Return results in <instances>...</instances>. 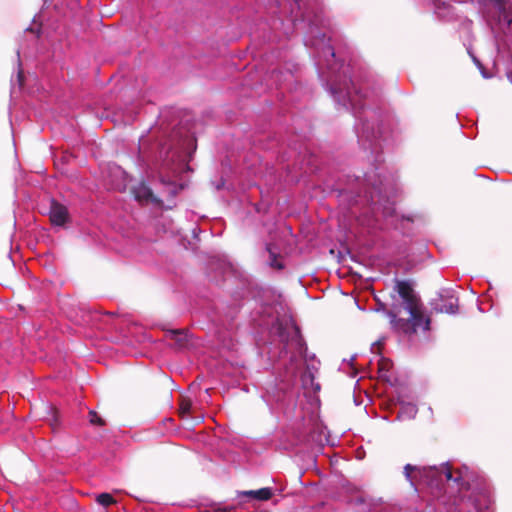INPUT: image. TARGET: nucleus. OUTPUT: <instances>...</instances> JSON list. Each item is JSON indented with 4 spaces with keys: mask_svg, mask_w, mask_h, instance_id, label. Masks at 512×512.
<instances>
[{
    "mask_svg": "<svg viewBox=\"0 0 512 512\" xmlns=\"http://www.w3.org/2000/svg\"><path fill=\"white\" fill-rule=\"evenodd\" d=\"M406 310L410 314L408 319L398 317V312L395 310L387 312V315L390 318V324L395 331L403 332L405 334H413L416 333L418 328H423V330L430 329V318L424 317L421 310V303Z\"/></svg>",
    "mask_w": 512,
    "mask_h": 512,
    "instance_id": "obj_1",
    "label": "nucleus"
},
{
    "mask_svg": "<svg viewBox=\"0 0 512 512\" xmlns=\"http://www.w3.org/2000/svg\"><path fill=\"white\" fill-rule=\"evenodd\" d=\"M404 475L408 479L414 477L423 480H441L442 475H445L447 481L460 480L462 477V475H459L453 478L452 469L448 464H443L439 468L436 466L419 467L407 464L404 467Z\"/></svg>",
    "mask_w": 512,
    "mask_h": 512,
    "instance_id": "obj_2",
    "label": "nucleus"
},
{
    "mask_svg": "<svg viewBox=\"0 0 512 512\" xmlns=\"http://www.w3.org/2000/svg\"><path fill=\"white\" fill-rule=\"evenodd\" d=\"M395 290L402 298L405 309L413 308L421 303L420 298L415 294L410 282L405 280H396Z\"/></svg>",
    "mask_w": 512,
    "mask_h": 512,
    "instance_id": "obj_3",
    "label": "nucleus"
},
{
    "mask_svg": "<svg viewBox=\"0 0 512 512\" xmlns=\"http://www.w3.org/2000/svg\"><path fill=\"white\" fill-rule=\"evenodd\" d=\"M458 298L453 294L439 295L432 302V308L437 313L455 314L458 312Z\"/></svg>",
    "mask_w": 512,
    "mask_h": 512,
    "instance_id": "obj_4",
    "label": "nucleus"
},
{
    "mask_svg": "<svg viewBox=\"0 0 512 512\" xmlns=\"http://www.w3.org/2000/svg\"><path fill=\"white\" fill-rule=\"evenodd\" d=\"M49 219L53 225L63 226L68 219L67 208L53 200L50 206Z\"/></svg>",
    "mask_w": 512,
    "mask_h": 512,
    "instance_id": "obj_5",
    "label": "nucleus"
},
{
    "mask_svg": "<svg viewBox=\"0 0 512 512\" xmlns=\"http://www.w3.org/2000/svg\"><path fill=\"white\" fill-rule=\"evenodd\" d=\"M241 497H247L256 501H267L273 496V490L269 487H263L258 490H245L238 493Z\"/></svg>",
    "mask_w": 512,
    "mask_h": 512,
    "instance_id": "obj_6",
    "label": "nucleus"
},
{
    "mask_svg": "<svg viewBox=\"0 0 512 512\" xmlns=\"http://www.w3.org/2000/svg\"><path fill=\"white\" fill-rule=\"evenodd\" d=\"M279 330H280V336H281L282 340L287 341V342L291 341L292 343L295 344V346L299 352L303 351L304 340L300 334L299 327L292 324L290 327L291 331H290L289 337H287V338H285V336H284V332H283L284 328L282 327V325L279 327Z\"/></svg>",
    "mask_w": 512,
    "mask_h": 512,
    "instance_id": "obj_7",
    "label": "nucleus"
},
{
    "mask_svg": "<svg viewBox=\"0 0 512 512\" xmlns=\"http://www.w3.org/2000/svg\"><path fill=\"white\" fill-rule=\"evenodd\" d=\"M134 194L136 199L139 201L158 202V200L154 197L152 190L145 184H141L135 188Z\"/></svg>",
    "mask_w": 512,
    "mask_h": 512,
    "instance_id": "obj_8",
    "label": "nucleus"
},
{
    "mask_svg": "<svg viewBox=\"0 0 512 512\" xmlns=\"http://www.w3.org/2000/svg\"><path fill=\"white\" fill-rule=\"evenodd\" d=\"M192 411V401L184 396H181L179 401L178 414L182 419H186Z\"/></svg>",
    "mask_w": 512,
    "mask_h": 512,
    "instance_id": "obj_9",
    "label": "nucleus"
},
{
    "mask_svg": "<svg viewBox=\"0 0 512 512\" xmlns=\"http://www.w3.org/2000/svg\"><path fill=\"white\" fill-rule=\"evenodd\" d=\"M266 249H267V251L269 253V265L271 267H273V268H276V269H282L283 265L278 260V256L279 255H278L274 245L268 244L266 246Z\"/></svg>",
    "mask_w": 512,
    "mask_h": 512,
    "instance_id": "obj_10",
    "label": "nucleus"
},
{
    "mask_svg": "<svg viewBox=\"0 0 512 512\" xmlns=\"http://www.w3.org/2000/svg\"><path fill=\"white\" fill-rule=\"evenodd\" d=\"M97 502L104 506V507H107V506H110L111 504H114L115 503V499L113 498V496L109 493H101L97 496L96 498Z\"/></svg>",
    "mask_w": 512,
    "mask_h": 512,
    "instance_id": "obj_11",
    "label": "nucleus"
},
{
    "mask_svg": "<svg viewBox=\"0 0 512 512\" xmlns=\"http://www.w3.org/2000/svg\"><path fill=\"white\" fill-rule=\"evenodd\" d=\"M89 422L95 426H104L105 420L101 418L95 411H89Z\"/></svg>",
    "mask_w": 512,
    "mask_h": 512,
    "instance_id": "obj_12",
    "label": "nucleus"
},
{
    "mask_svg": "<svg viewBox=\"0 0 512 512\" xmlns=\"http://www.w3.org/2000/svg\"><path fill=\"white\" fill-rule=\"evenodd\" d=\"M171 338L177 342L182 341L183 333L180 330H171L170 331Z\"/></svg>",
    "mask_w": 512,
    "mask_h": 512,
    "instance_id": "obj_13",
    "label": "nucleus"
},
{
    "mask_svg": "<svg viewBox=\"0 0 512 512\" xmlns=\"http://www.w3.org/2000/svg\"><path fill=\"white\" fill-rule=\"evenodd\" d=\"M328 50H329L330 55L332 57H335V52H334L333 48L329 47Z\"/></svg>",
    "mask_w": 512,
    "mask_h": 512,
    "instance_id": "obj_14",
    "label": "nucleus"
},
{
    "mask_svg": "<svg viewBox=\"0 0 512 512\" xmlns=\"http://www.w3.org/2000/svg\"><path fill=\"white\" fill-rule=\"evenodd\" d=\"M347 96L350 98L351 97V92L349 89H347V92H346Z\"/></svg>",
    "mask_w": 512,
    "mask_h": 512,
    "instance_id": "obj_15",
    "label": "nucleus"
}]
</instances>
